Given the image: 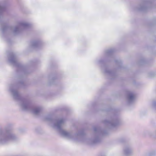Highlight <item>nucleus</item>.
<instances>
[{"label": "nucleus", "instance_id": "1", "mask_svg": "<svg viewBox=\"0 0 156 156\" xmlns=\"http://www.w3.org/2000/svg\"><path fill=\"white\" fill-rule=\"evenodd\" d=\"M136 98V95L135 93L127 91V106L134 103Z\"/></svg>", "mask_w": 156, "mask_h": 156}, {"label": "nucleus", "instance_id": "2", "mask_svg": "<svg viewBox=\"0 0 156 156\" xmlns=\"http://www.w3.org/2000/svg\"><path fill=\"white\" fill-rule=\"evenodd\" d=\"M150 6V1L149 0H145L143 3L139 6L138 9L139 11L145 12Z\"/></svg>", "mask_w": 156, "mask_h": 156}, {"label": "nucleus", "instance_id": "3", "mask_svg": "<svg viewBox=\"0 0 156 156\" xmlns=\"http://www.w3.org/2000/svg\"><path fill=\"white\" fill-rule=\"evenodd\" d=\"M133 148L129 144H127V156H133Z\"/></svg>", "mask_w": 156, "mask_h": 156}, {"label": "nucleus", "instance_id": "4", "mask_svg": "<svg viewBox=\"0 0 156 156\" xmlns=\"http://www.w3.org/2000/svg\"><path fill=\"white\" fill-rule=\"evenodd\" d=\"M155 152L154 151H153L151 152H150L149 154H148L149 156H151L152 155H155Z\"/></svg>", "mask_w": 156, "mask_h": 156}, {"label": "nucleus", "instance_id": "5", "mask_svg": "<svg viewBox=\"0 0 156 156\" xmlns=\"http://www.w3.org/2000/svg\"><path fill=\"white\" fill-rule=\"evenodd\" d=\"M144 59H142L141 61L139 62V64L140 65H142L144 63Z\"/></svg>", "mask_w": 156, "mask_h": 156}, {"label": "nucleus", "instance_id": "6", "mask_svg": "<svg viewBox=\"0 0 156 156\" xmlns=\"http://www.w3.org/2000/svg\"><path fill=\"white\" fill-rule=\"evenodd\" d=\"M153 104L154 106V107L156 106V101L153 102Z\"/></svg>", "mask_w": 156, "mask_h": 156}]
</instances>
